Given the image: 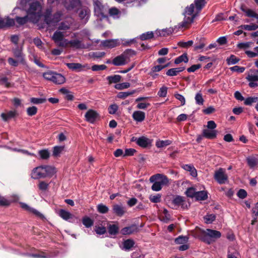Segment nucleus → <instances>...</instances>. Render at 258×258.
Here are the masks:
<instances>
[{"mask_svg": "<svg viewBox=\"0 0 258 258\" xmlns=\"http://www.w3.org/2000/svg\"><path fill=\"white\" fill-rule=\"evenodd\" d=\"M64 35L60 33L59 31L54 32L52 39L54 41L58 46L62 47H67L69 45L73 47L76 48H85L86 47L83 44L81 41L79 40H73L69 41L68 39H65Z\"/></svg>", "mask_w": 258, "mask_h": 258, "instance_id": "1", "label": "nucleus"}, {"mask_svg": "<svg viewBox=\"0 0 258 258\" xmlns=\"http://www.w3.org/2000/svg\"><path fill=\"white\" fill-rule=\"evenodd\" d=\"M29 21L37 23L42 15V6L39 2H32L27 11Z\"/></svg>", "mask_w": 258, "mask_h": 258, "instance_id": "2", "label": "nucleus"}, {"mask_svg": "<svg viewBox=\"0 0 258 258\" xmlns=\"http://www.w3.org/2000/svg\"><path fill=\"white\" fill-rule=\"evenodd\" d=\"M221 236L220 232L215 230L207 229L206 230L202 231L201 238L204 242L210 244L216 239L220 238Z\"/></svg>", "mask_w": 258, "mask_h": 258, "instance_id": "3", "label": "nucleus"}, {"mask_svg": "<svg viewBox=\"0 0 258 258\" xmlns=\"http://www.w3.org/2000/svg\"><path fill=\"white\" fill-rule=\"evenodd\" d=\"M195 6L193 4L189 7L186 8L184 13V18L183 21L180 24L181 27H187L190 24L197 16V14H194Z\"/></svg>", "mask_w": 258, "mask_h": 258, "instance_id": "4", "label": "nucleus"}, {"mask_svg": "<svg viewBox=\"0 0 258 258\" xmlns=\"http://www.w3.org/2000/svg\"><path fill=\"white\" fill-rule=\"evenodd\" d=\"M214 178L219 184H224L228 181V176L223 168H220L215 171Z\"/></svg>", "mask_w": 258, "mask_h": 258, "instance_id": "5", "label": "nucleus"}, {"mask_svg": "<svg viewBox=\"0 0 258 258\" xmlns=\"http://www.w3.org/2000/svg\"><path fill=\"white\" fill-rule=\"evenodd\" d=\"M94 5V12L96 15L101 18L105 17V10L99 0H92Z\"/></svg>", "mask_w": 258, "mask_h": 258, "instance_id": "6", "label": "nucleus"}, {"mask_svg": "<svg viewBox=\"0 0 258 258\" xmlns=\"http://www.w3.org/2000/svg\"><path fill=\"white\" fill-rule=\"evenodd\" d=\"M172 204L173 208L177 209L181 207L182 209H187L189 205L188 203L180 196H176L172 201Z\"/></svg>", "mask_w": 258, "mask_h": 258, "instance_id": "7", "label": "nucleus"}, {"mask_svg": "<svg viewBox=\"0 0 258 258\" xmlns=\"http://www.w3.org/2000/svg\"><path fill=\"white\" fill-rule=\"evenodd\" d=\"M43 166H38L34 168L31 172V176L34 179L45 178V174Z\"/></svg>", "mask_w": 258, "mask_h": 258, "instance_id": "8", "label": "nucleus"}, {"mask_svg": "<svg viewBox=\"0 0 258 258\" xmlns=\"http://www.w3.org/2000/svg\"><path fill=\"white\" fill-rule=\"evenodd\" d=\"M156 180H157L162 186L167 185L169 182L167 177L162 174H156L150 178V181L151 182H153Z\"/></svg>", "mask_w": 258, "mask_h": 258, "instance_id": "9", "label": "nucleus"}, {"mask_svg": "<svg viewBox=\"0 0 258 258\" xmlns=\"http://www.w3.org/2000/svg\"><path fill=\"white\" fill-rule=\"evenodd\" d=\"M132 141L135 142L137 144L143 148H146L151 144V140L144 136L139 138L134 137L132 138Z\"/></svg>", "mask_w": 258, "mask_h": 258, "instance_id": "10", "label": "nucleus"}, {"mask_svg": "<svg viewBox=\"0 0 258 258\" xmlns=\"http://www.w3.org/2000/svg\"><path fill=\"white\" fill-rule=\"evenodd\" d=\"M22 50V47H19L18 46L13 48L12 50L14 56L16 58L19 59V61H20V63L25 64L26 63V61Z\"/></svg>", "mask_w": 258, "mask_h": 258, "instance_id": "11", "label": "nucleus"}, {"mask_svg": "<svg viewBox=\"0 0 258 258\" xmlns=\"http://www.w3.org/2000/svg\"><path fill=\"white\" fill-rule=\"evenodd\" d=\"M97 112L93 109H89L85 114V117L87 121L93 123L98 117Z\"/></svg>", "mask_w": 258, "mask_h": 258, "instance_id": "12", "label": "nucleus"}, {"mask_svg": "<svg viewBox=\"0 0 258 258\" xmlns=\"http://www.w3.org/2000/svg\"><path fill=\"white\" fill-rule=\"evenodd\" d=\"M128 59L127 56L125 54H121L115 57L112 60V63L114 65L116 66H122L126 63V59Z\"/></svg>", "mask_w": 258, "mask_h": 258, "instance_id": "13", "label": "nucleus"}, {"mask_svg": "<svg viewBox=\"0 0 258 258\" xmlns=\"http://www.w3.org/2000/svg\"><path fill=\"white\" fill-rule=\"evenodd\" d=\"M66 65L70 70L77 72L83 71L85 68L89 69L87 65H82L80 63H67Z\"/></svg>", "mask_w": 258, "mask_h": 258, "instance_id": "14", "label": "nucleus"}, {"mask_svg": "<svg viewBox=\"0 0 258 258\" xmlns=\"http://www.w3.org/2000/svg\"><path fill=\"white\" fill-rule=\"evenodd\" d=\"M15 24V20L10 18H6L0 19V29L12 26Z\"/></svg>", "mask_w": 258, "mask_h": 258, "instance_id": "15", "label": "nucleus"}, {"mask_svg": "<svg viewBox=\"0 0 258 258\" xmlns=\"http://www.w3.org/2000/svg\"><path fill=\"white\" fill-rule=\"evenodd\" d=\"M78 13L80 18L86 21L89 17L90 11L87 7H83L79 10Z\"/></svg>", "mask_w": 258, "mask_h": 258, "instance_id": "16", "label": "nucleus"}, {"mask_svg": "<svg viewBox=\"0 0 258 258\" xmlns=\"http://www.w3.org/2000/svg\"><path fill=\"white\" fill-rule=\"evenodd\" d=\"M102 44L105 47L112 48L118 46L119 41L118 39H109L102 41Z\"/></svg>", "mask_w": 258, "mask_h": 258, "instance_id": "17", "label": "nucleus"}, {"mask_svg": "<svg viewBox=\"0 0 258 258\" xmlns=\"http://www.w3.org/2000/svg\"><path fill=\"white\" fill-rule=\"evenodd\" d=\"M217 131L216 130L205 129L203 131V136L207 139H213L216 137Z\"/></svg>", "mask_w": 258, "mask_h": 258, "instance_id": "18", "label": "nucleus"}, {"mask_svg": "<svg viewBox=\"0 0 258 258\" xmlns=\"http://www.w3.org/2000/svg\"><path fill=\"white\" fill-rule=\"evenodd\" d=\"M138 231V228L137 226L133 225L131 226L126 227L122 228L121 233L123 235H130L137 232Z\"/></svg>", "mask_w": 258, "mask_h": 258, "instance_id": "19", "label": "nucleus"}, {"mask_svg": "<svg viewBox=\"0 0 258 258\" xmlns=\"http://www.w3.org/2000/svg\"><path fill=\"white\" fill-rule=\"evenodd\" d=\"M17 115V112L16 110H10L6 113H2L1 116L3 120L7 121L9 119L13 118Z\"/></svg>", "mask_w": 258, "mask_h": 258, "instance_id": "20", "label": "nucleus"}, {"mask_svg": "<svg viewBox=\"0 0 258 258\" xmlns=\"http://www.w3.org/2000/svg\"><path fill=\"white\" fill-rule=\"evenodd\" d=\"M20 204L21 205V207L22 208H23V209H24L30 213L34 214V215H35L36 216H37L38 217H39L41 218L43 217V215L39 212H38L36 210L29 207L26 204L24 203H20Z\"/></svg>", "mask_w": 258, "mask_h": 258, "instance_id": "21", "label": "nucleus"}, {"mask_svg": "<svg viewBox=\"0 0 258 258\" xmlns=\"http://www.w3.org/2000/svg\"><path fill=\"white\" fill-rule=\"evenodd\" d=\"M113 211L116 215L121 217L125 213V208L120 205H114L113 206Z\"/></svg>", "mask_w": 258, "mask_h": 258, "instance_id": "22", "label": "nucleus"}, {"mask_svg": "<svg viewBox=\"0 0 258 258\" xmlns=\"http://www.w3.org/2000/svg\"><path fill=\"white\" fill-rule=\"evenodd\" d=\"M52 82L56 84L61 85L66 82V79L61 74L55 73Z\"/></svg>", "mask_w": 258, "mask_h": 258, "instance_id": "23", "label": "nucleus"}, {"mask_svg": "<svg viewBox=\"0 0 258 258\" xmlns=\"http://www.w3.org/2000/svg\"><path fill=\"white\" fill-rule=\"evenodd\" d=\"M133 117L136 121L142 122L145 118V113L141 111H136L133 114Z\"/></svg>", "mask_w": 258, "mask_h": 258, "instance_id": "24", "label": "nucleus"}, {"mask_svg": "<svg viewBox=\"0 0 258 258\" xmlns=\"http://www.w3.org/2000/svg\"><path fill=\"white\" fill-rule=\"evenodd\" d=\"M45 177H51L56 172L55 168L51 166H43Z\"/></svg>", "mask_w": 258, "mask_h": 258, "instance_id": "25", "label": "nucleus"}, {"mask_svg": "<svg viewBox=\"0 0 258 258\" xmlns=\"http://www.w3.org/2000/svg\"><path fill=\"white\" fill-rule=\"evenodd\" d=\"M182 167L186 171H189L190 174L193 177L197 176V172L196 168L191 165L185 164L182 165Z\"/></svg>", "mask_w": 258, "mask_h": 258, "instance_id": "26", "label": "nucleus"}, {"mask_svg": "<svg viewBox=\"0 0 258 258\" xmlns=\"http://www.w3.org/2000/svg\"><path fill=\"white\" fill-rule=\"evenodd\" d=\"M239 252L232 247L229 248L228 250L227 258H238Z\"/></svg>", "mask_w": 258, "mask_h": 258, "instance_id": "27", "label": "nucleus"}, {"mask_svg": "<svg viewBox=\"0 0 258 258\" xmlns=\"http://www.w3.org/2000/svg\"><path fill=\"white\" fill-rule=\"evenodd\" d=\"M206 44L205 43V40L204 38H201L198 40V42H197L194 46V50L198 51V50H203V48L205 46Z\"/></svg>", "mask_w": 258, "mask_h": 258, "instance_id": "28", "label": "nucleus"}, {"mask_svg": "<svg viewBox=\"0 0 258 258\" xmlns=\"http://www.w3.org/2000/svg\"><path fill=\"white\" fill-rule=\"evenodd\" d=\"M59 215L65 220H68L73 217V215L70 212L62 209L59 211Z\"/></svg>", "mask_w": 258, "mask_h": 258, "instance_id": "29", "label": "nucleus"}, {"mask_svg": "<svg viewBox=\"0 0 258 258\" xmlns=\"http://www.w3.org/2000/svg\"><path fill=\"white\" fill-rule=\"evenodd\" d=\"M208 197L207 193L205 191H197L195 198L197 200L203 201L206 200Z\"/></svg>", "mask_w": 258, "mask_h": 258, "instance_id": "30", "label": "nucleus"}, {"mask_svg": "<svg viewBox=\"0 0 258 258\" xmlns=\"http://www.w3.org/2000/svg\"><path fill=\"white\" fill-rule=\"evenodd\" d=\"M248 165L251 168H253L258 164V159L254 157L250 156L246 158Z\"/></svg>", "mask_w": 258, "mask_h": 258, "instance_id": "31", "label": "nucleus"}, {"mask_svg": "<svg viewBox=\"0 0 258 258\" xmlns=\"http://www.w3.org/2000/svg\"><path fill=\"white\" fill-rule=\"evenodd\" d=\"M121 78V77L120 75H115L108 76L107 78V79L108 81L109 84H112L119 82L120 81Z\"/></svg>", "mask_w": 258, "mask_h": 258, "instance_id": "32", "label": "nucleus"}, {"mask_svg": "<svg viewBox=\"0 0 258 258\" xmlns=\"http://www.w3.org/2000/svg\"><path fill=\"white\" fill-rule=\"evenodd\" d=\"M135 242L132 239H127L123 243V247L125 250H130L134 246Z\"/></svg>", "mask_w": 258, "mask_h": 258, "instance_id": "33", "label": "nucleus"}, {"mask_svg": "<svg viewBox=\"0 0 258 258\" xmlns=\"http://www.w3.org/2000/svg\"><path fill=\"white\" fill-rule=\"evenodd\" d=\"M171 143V142L169 140L161 141L159 140L156 141V146L157 148H163L166 147Z\"/></svg>", "mask_w": 258, "mask_h": 258, "instance_id": "34", "label": "nucleus"}, {"mask_svg": "<svg viewBox=\"0 0 258 258\" xmlns=\"http://www.w3.org/2000/svg\"><path fill=\"white\" fill-rule=\"evenodd\" d=\"M16 22L20 25H24L26 24L28 20H29L28 15L23 17H16L15 18Z\"/></svg>", "mask_w": 258, "mask_h": 258, "instance_id": "35", "label": "nucleus"}, {"mask_svg": "<svg viewBox=\"0 0 258 258\" xmlns=\"http://www.w3.org/2000/svg\"><path fill=\"white\" fill-rule=\"evenodd\" d=\"M242 29L248 30L252 31L255 30L258 28V25L255 24H251L250 25H243L240 26Z\"/></svg>", "mask_w": 258, "mask_h": 258, "instance_id": "36", "label": "nucleus"}, {"mask_svg": "<svg viewBox=\"0 0 258 258\" xmlns=\"http://www.w3.org/2000/svg\"><path fill=\"white\" fill-rule=\"evenodd\" d=\"M70 29V26L68 25H67L64 23H61V24L59 26L58 28V30H56L55 32H60L61 33H63L64 35V37L67 36L66 35L65 31Z\"/></svg>", "mask_w": 258, "mask_h": 258, "instance_id": "37", "label": "nucleus"}, {"mask_svg": "<svg viewBox=\"0 0 258 258\" xmlns=\"http://www.w3.org/2000/svg\"><path fill=\"white\" fill-rule=\"evenodd\" d=\"M205 222L207 224H211L216 219V216L214 214H211L206 215L204 217Z\"/></svg>", "mask_w": 258, "mask_h": 258, "instance_id": "38", "label": "nucleus"}, {"mask_svg": "<svg viewBox=\"0 0 258 258\" xmlns=\"http://www.w3.org/2000/svg\"><path fill=\"white\" fill-rule=\"evenodd\" d=\"M38 153L40 158L44 160L48 159L50 156V153L47 150H40Z\"/></svg>", "mask_w": 258, "mask_h": 258, "instance_id": "39", "label": "nucleus"}, {"mask_svg": "<svg viewBox=\"0 0 258 258\" xmlns=\"http://www.w3.org/2000/svg\"><path fill=\"white\" fill-rule=\"evenodd\" d=\"M55 72L50 71L45 72L43 74V78L48 81H52Z\"/></svg>", "mask_w": 258, "mask_h": 258, "instance_id": "40", "label": "nucleus"}, {"mask_svg": "<svg viewBox=\"0 0 258 258\" xmlns=\"http://www.w3.org/2000/svg\"><path fill=\"white\" fill-rule=\"evenodd\" d=\"M257 97H249L244 100V103L246 105H251L252 103L257 102Z\"/></svg>", "mask_w": 258, "mask_h": 258, "instance_id": "41", "label": "nucleus"}, {"mask_svg": "<svg viewBox=\"0 0 258 258\" xmlns=\"http://www.w3.org/2000/svg\"><path fill=\"white\" fill-rule=\"evenodd\" d=\"M64 146H55L53 148V155L55 157L59 156L60 154L63 151Z\"/></svg>", "mask_w": 258, "mask_h": 258, "instance_id": "42", "label": "nucleus"}, {"mask_svg": "<svg viewBox=\"0 0 258 258\" xmlns=\"http://www.w3.org/2000/svg\"><path fill=\"white\" fill-rule=\"evenodd\" d=\"M118 231V227L116 225H110L108 227V232L111 235H116Z\"/></svg>", "mask_w": 258, "mask_h": 258, "instance_id": "43", "label": "nucleus"}, {"mask_svg": "<svg viewBox=\"0 0 258 258\" xmlns=\"http://www.w3.org/2000/svg\"><path fill=\"white\" fill-rule=\"evenodd\" d=\"M226 60L228 64L231 65L237 63L239 61V59L237 58L234 55H231L229 57L227 58Z\"/></svg>", "mask_w": 258, "mask_h": 258, "instance_id": "44", "label": "nucleus"}, {"mask_svg": "<svg viewBox=\"0 0 258 258\" xmlns=\"http://www.w3.org/2000/svg\"><path fill=\"white\" fill-rule=\"evenodd\" d=\"M182 61L187 62L188 61V58L186 54H183L181 56L178 57L175 59L174 63L175 64H178Z\"/></svg>", "mask_w": 258, "mask_h": 258, "instance_id": "45", "label": "nucleus"}, {"mask_svg": "<svg viewBox=\"0 0 258 258\" xmlns=\"http://www.w3.org/2000/svg\"><path fill=\"white\" fill-rule=\"evenodd\" d=\"M153 37L154 34L152 32H147L145 33L142 34L140 37L142 40H145L152 38Z\"/></svg>", "mask_w": 258, "mask_h": 258, "instance_id": "46", "label": "nucleus"}, {"mask_svg": "<svg viewBox=\"0 0 258 258\" xmlns=\"http://www.w3.org/2000/svg\"><path fill=\"white\" fill-rule=\"evenodd\" d=\"M130 87V84L129 83H127V82L117 84L115 85V88L117 90H120L128 88Z\"/></svg>", "mask_w": 258, "mask_h": 258, "instance_id": "47", "label": "nucleus"}, {"mask_svg": "<svg viewBox=\"0 0 258 258\" xmlns=\"http://www.w3.org/2000/svg\"><path fill=\"white\" fill-rule=\"evenodd\" d=\"M195 4L197 10L198 11L197 13H199L202 9V8L205 6V0H197L195 2Z\"/></svg>", "mask_w": 258, "mask_h": 258, "instance_id": "48", "label": "nucleus"}, {"mask_svg": "<svg viewBox=\"0 0 258 258\" xmlns=\"http://www.w3.org/2000/svg\"><path fill=\"white\" fill-rule=\"evenodd\" d=\"M8 62L10 66L15 67H17L19 63H20V61H19V59H14L12 57H9L8 59Z\"/></svg>", "mask_w": 258, "mask_h": 258, "instance_id": "49", "label": "nucleus"}, {"mask_svg": "<svg viewBox=\"0 0 258 258\" xmlns=\"http://www.w3.org/2000/svg\"><path fill=\"white\" fill-rule=\"evenodd\" d=\"M83 224L86 227H90L93 224V221L89 217H84L83 219L82 220Z\"/></svg>", "mask_w": 258, "mask_h": 258, "instance_id": "50", "label": "nucleus"}, {"mask_svg": "<svg viewBox=\"0 0 258 258\" xmlns=\"http://www.w3.org/2000/svg\"><path fill=\"white\" fill-rule=\"evenodd\" d=\"M195 100L197 104L200 105H202L203 104L204 100L201 93H197L195 96Z\"/></svg>", "mask_w": 258, "mask_h": 258, "instance_id": "51", "label": "nucleus"}, {"mask_svg": "<svg viewBox=\"0 0 258 258\" xmlns=\"http://www.w3.org/2000/svg\"><path fill=\"white\" fill-rule=\"evenodd\" d=\"M188 241V237L186 236H179L175 239V242L177 244H183Z\"/></svg>", "mask_w": 258, "mask_h": 258, "instance_id": "52", "label": "nucleus"}, {"mask_svg": "<svg viewBox=\"0 0 258 258\" xmlns=\"http://www.w3.org/2000/svg\"><path fill=\"white\" fill-rule=\"evenodd\" d=\"M135 92V91H133L132 92H119L117 94V97L119 98L124 99L128 97V96L133 94Z\"/></svg>", "mask_w": 258, "mask_h": 258, "instance_id": "53", "label": "nucleus"}, {"mask_svg": "<svg viewBox=\"0 0 258 258\" xmlns=\"http://www.w3.org/2000/svg\"><path fill=\"white\" fill-rule=\"evenodd\" d=\"M248 81L258 82V75L249 73L246 77Z\"/></svg>", "mask_w": 258, "mask_h": 258, "instance_id": "54", "label": "nucleus"}, {"mask_svg": "<svg viewBox=\"0 0 258 258\" xmlns=\"http://www.w3.org/2000/svg\"><path fill=\"white\" fill-rule=\"evenodd\" d=\"M252 44V43L251 42L240 43L237 44V47L240 49H245L250 47Z\"/></svg>", "mask_w": 258, "mask_h": 258, "instance_id": "55", "label": "nucleus"}, {"mask_svg": "<svg viewBox=\"0 0 258 258\" xmlns=\"http://www.w3.org/2000/svg\"><path fill=\"white\" fill-rule=\"evenodd\" d=\"M37 108L35 106L28 107L27 109V113L29 116H33L36 114Z\"/></svg>", "mask_w": 258, "mask_h": 258, "instance_id": "56", "label": "nucleus"}, {"mask_svg": "<svg viewBox=\"0 0 258 258\" xmlns=\"http://www.w3.org/2000/svg\"><path fill=\"white\" fill-rule=\"evenodd\" d=\"M196 192L197 191L194 188L190 187L187 189L185 192L187 197L190 198H195Z\"/></svg>", "mask_w": 258, "mask_h": 258, "instance_id": "57", "label": "nucleus"}, {"mask_svg": "<svg viewBox=\"0 0 258 258\" xmlns=\"http://www.w3.org/2000/svg\"><path fill=\"white\" fill-rule=\"evenodd\" d=\"M106 68H107L106 66H105L104 64H101V65L95 64V65H93L91 68L92 70L93 71H101V70H104Z\"/></svg>", "mask_w": 258, "mask_h": 258, "instance_id": "58", "label": "nucleus"}, {"mask_svg": "<svg viewBox=\"0 0 258 258\" xmlns=\"http://www.w3.org/2000/svg\"><path fill=\"white\" fill-rule=\"evenodd\" d=\"M49 186V184L44 181H41L39 182L38 184V187L40 190L42 191H45L47 189Z\"/></svg>", "mask_w": 258, "mask_h": 258, "instance_id": "59", "label": "nucleus"}, {"mask_svg": "<svg viewBox=\"0 0 258 258\" xmlns=\"http://www.w3.org/2000/svg\"><path fill=\"white\" fill-rule=\"evenodd\" d=\"M118 107L116 104H112L110 105L108 107V112L111 114H114L116 112L117 110H118Z\"/></svg>", "mask_w": 258, "mask_h": 258, "instance_id": "60", "label": "nucleus"}, {"mask_svg": "<svg viewBox=\"0 0 258 258\" xmlns=\"http://www.w3.org/2000/svg\"><path fill=\"white\" fill-rule=\"evenodd\" d=\"M153 182L154 183L151 187L152 189L156 191L160 190L162 188V185L160 184V183L157 180H156Z\"/></svg>", "mask_w": 258, "mask_h": 258, "instance_id": "61", "label": "nucleus"}, {"mask_svg": "<svg viewBox=\"0 0 258 258\" xmlns=\"http://www.w3.org/2000/svg\"><path fill=\"white\" fill-rule=\"evenodd\" d=\"M167 88L165 86L162 87L158 92V95L160 97H164L166 96Z\"/></svg>", "mask_w": 258, "mask_h": 258, "instance_id": "62", "label": "nucleus"}, {"mask_svg": "<svg viewBox=\"0 0 258 258\" xmlns=\"http://www.w3.org/2000/svg\"><path fill=\"white\" fill-rule=\"evenodd\" d=\"M98 211L101 213H106L108 211V208L103 204L98 205L97 206Z\"/></svg>", "mask_w": 258, "mask_h": 258, "instance_id": "63", "label": "nucleus"}, {"mask_svg": "<svg viewBox=\"0 0 258 258\" xmlns=\"http://www.w3.org/2000/svg\"><path fill=\"white\" fill-rule=\"evenodd\" d=\"M150 201L153 203H158L161 201V196L159 194L151 195L149 198Z\"/></svg>", "mask_w": 258, "mask_h": 258, "instance_id": "64", "label": "nucleus"}]
</instances>
